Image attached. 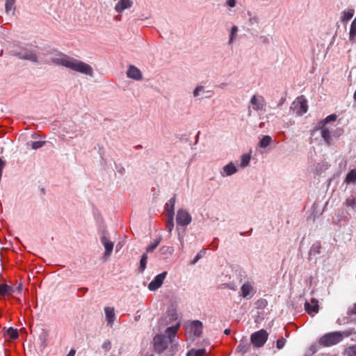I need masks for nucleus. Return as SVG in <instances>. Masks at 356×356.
Instances as JSON below:
<instances>
[{
  "instance_id": "obj_1",
  "label": "nucleus",
  "mask_w": 356,
  "mask_h": 356,
  "mask_svg": "<svg viewBox=\"0 0 356 356\" xmlns=\"http://www.w3.org/2000/svg\"><path fill=\"white\" fill-rule=\"evenodd\" d=\"M52 62L58 65H62L72 70L89 75H93L92 68L88 64L76 60L64 54H60L52 58Z\"/></svg>"
},
{
  "instance_id": "obj_2",
  "label": "nucleus",
  "mask_w": 356,
  "mask_h": 356,
  "mask_svg": "<svg viewBox=\"0 0 356 356\" xmlns=\"http://www.w3.org/2000/svg\"><path fill=\"white\" fill-rule=\"evenodd\" d=\"M350 334L349 331L329 332L320 338L319 344L325 347L332 346L341 341L343 337H348Z\"/></svg>"
},
{
  "instance_id": "obj_3",
  "label": "nucleus",
  "mask_w": 356,
  "mask_h": 356,
  "mask_svg": "<svg viewBox=\"0 0 356 356\" xmlns=\"http://www.w3.org/2000/svg\"><path fill=\"white\" fill-rule=\"evenodd\" d=\"M268 337V334L266 330L261 329L251 334V343L256 348L262 347L266 342Z\"/></svg>"
},
{
  "instance_id": "obj_4",
  "label": "nucleus",
  "mask_w": 356,
  "mask_h": 356,
  "mask_svg": "<svg viewBox=\"0 0 356 356\" xmlns=\"http://www.w3.org/2000/svg\"><path fill=\"white\" fill-rule=\"evenodd\" d=\"M185 328L195 337H200L202 333L203 324L198 320L188 321L185 323Z\"/></svg>"
},
{
  "instance_id": "obj_5",
  "label": "nucleus",
  "mask_w": 356,
  "mask_h": 356,
  "mask_svg": "<svg viewBox=\"0 0 356 356\" xmlns=\"http://www.w3.org/2000/svg\"><path fill=\"white\" fill-rule=\"evenodd\" d=\"M176 221L177 225L186 227L191 222L192 217L186 210L179 209L176 216Z\"/></svg>"
},
{
  "instance_id": "obj_6",
  "label": "nucleus",
  "mask_w": 356,
  "mask_h": 356,
  "mask_svg": "<svg viewBox=\"0 0 356 356\" xmlns=\"http://www.w3.org/2000/svg\"><path fill=\"white\" fill-rule=\"evenodd\" d=\"M154 346L155 351L160 354L168 348V341L164 336L158 334L154 337Z\"/></svg>"
},
{
  "instance_id": "obj_7",
  "label": "nucleus",
  "mask_w": 356,
  "mask_h": 356,
  "mask_svg": "<svg viewBox=\"0 0 356 356\" xmlns=\"http://www.w3.org/2000/svg\"><path fill=\"white\" fill-rule=\"evenodd\" d=\"M15 56L20 59L28 60L33 63H38V57L36 54L27 49H21L15 54Z\"/></svg>"
},
{
  "instance_id": "obj_8",
  "label": "nucleus",
  "mask_w": 356,
  "mask_h": 356,
  "mask_svg": "<svg viewBox=\"0 0 356 356\" xmlns=\"http://www.w3.org/2000/svg\"><path fill=\"white\" fill-rule=\"evenodd\" d=\"M167 275V272L164 271L159 275H157L154 280L149 282L148 285L149 290L154 291L157 290L161 286L163 282Z\"/></svg>"
},
{
  "instance_id": "obj_9",
  "label": "nucleus",
  "mask_w": 356,
  "mask_h": 356,
  "mask_svg": "<svg viewBox=\"0 0 356 356\" xmlns=\"http://www.w3.org/2000/svg\"><path fill=\"white\" fill-rule=\"evenodd\" d=\"M250 103L253 105V108L257 111H264L266 108V101L262 96L253 95L250 99Z\"/></svg>"
},
{
  "instance_id": "obj_10",
  "label": "nucleus",
  "mask_w": 356,
  "mask_h": 356,
  "mask_svg": "<svg viewBox=\"0 0 356 356\" xmlns=\"http://www.w3.org/2000/svg\"><path fill=\"white\" fill-rule=\"evenodd\" d=\"M314 129L316 131L319 130V129L321 130V136L323 138L325 144L327 146H330L332 145V140L330 131H329V129L327 127H325V126L320 127L317 124L315 127Z\"/></svg>"
},
{
  "instance_id": "obj_11",
  "label": "nucleus",
  "mask_w": 356,
  "mask_h": 356,
  "mask_svg": "<svg viewBox=\"0 0 356 356\" xmlns=\"http://www.w3.org/2000/svg\"><path fill=\"white\" fill-rule=\"evenodd\" d=\"M132 0H120L115 6V10L118 13H122L124 10L133 6Z\"/></svg>"
},
{
  "instance_id": "obj_12",
  "label": "nucleus",
  "mask_w": 356,
  "mask_h": 356,
  "mask_svg": "<svg viewBox=\"0 0 356 356\" xmlns=\"http://www.w3.org/2000/svg\"><path fill=\"white\" fill-rule=\"evenodd\" d=\"M127 75L129 78L134 80H141L143 79L142 72L140 70L135 67L134 65H130L127 72Z\"/></svg>"
},
{
  "instance_id": "obj_13",
  "label": "nucleus",
  "mask_w": 356,
  "mask_h": 356,
  "mask_svg": "<svg viewBox=\"0 0 356 356\" xmlns=\"http://www.w3.org/2000/svg\"><path fill=\"white\" fill-rule=\"evenodd\" d=\"M305 309L309 315L317 313L319 309L318 300L315 298H312L311 303L306 302L305 303Z\"/></svg>"
},
{
  "instance_id": "obj_14",
  "label": "nucleus",
  "mask_w": 356,
  "mask_h": 356,
  "mask_svg": "<svg viewBox=\"0 0 356 356\" xmlns=\"http://www.w3.org/2000/svg\"><path fill=\"white\" fill-rule=\"evenodd\" d=\"M296 106L298 108L297 111V113L302 115L304 113H307L308 106L307 102L303 97V96L299 97L297 98V104Z\"/></svg>"
},
{
  "instance_id": "obj_15",
  "label": "nucleus",
  "mask_w": 356,
  "mask_h": 356,
  "mask_svg": "<svg viewBox=\"0 0 356 356\" xmlns=\"http://www.w3.org/2000/svg\"><path fill=\"white\" fill-rule=\"evenodd\" d=\"M100 241L105 248V255L109 256L113 249V243L110 241L108 238L105 236H102L100 238Z\"/></svg>"
},
{
  "instance_id": "obj_16",
  "label": "nucleus",
  "mask_w": 356,
  "mask_h": 356,
  "mask_svg": "<svg viewBox=\"0 0 356 356\" xmlns=\"http://www.w3.org/2000/svg\"><path fill=\"white\" fill-rule=\"evenodd\" d=\"M104 312L106 319L108 325H112L115 318V309L113 307H104Z\"/></svg>"
},
{
  "instance_id": "obj_17",
  "label": "nucleus",
  "mask_w": 356,
  "mask_h": 356,
  "mask_svg": "<svg viewBox=\"0 0 356 356\" xmlns=\"http://www.w3.org/2000/svg\"><path fill=\"white\" fill-rule=\"evenodd\" d=\"M176 202V197L174 195L165 204V211L167 216H174L175 214V204Z\"/></svg>"
},
{
  "instance_id": "obj_18",
  "label": "nucleus",
  "mask_w": 356,
  "mask_h": 356,
  "mask_svg": "<svg viewBox=\"0 0 356 356\" xmlns=\"http://www.w3.org/2000/svg\"><path fill=\"white\" fill-rule=\"evenodd\" d=\"M15 0H6L5 10L8 15H15Z\"/></svg>"
},
{
  "instance_id": "obj_19",
  "label": "nucleus",
  "mask_w": 356,
  "mask_h": 356,
  "mask_svg": "<svg viewBox=\"0 0 356 356\" xmlns=\"http://www.w3.org/2000/svg\"><path fill=\"white\" fill-rule=\"evenodd\" d=\"M355 14L354 8H348L341 13V21L343 23L348 22Z\"/></svg>"
},
{
  "instance_id": "obj_20",
  "label": "nucleus",
  "mask_w": 356,
  "mask_h": 356,
  "mask_svg": "<svg viewBox=\"0 0 356 356\" xmlns=\"http://www.w3.org/2000/svg\"><path fill=\"white\" fill-rule=\"evenodd\" d=\"M15 292L13 286L6 284H0V296L12 295Z\"/></svg>"
},
{
  "instance_id": "obj_21",
  "label": "nucleus",
  "mask_w": 356,
  "mask_h": 356,
  "mask_svg": "<svg viewBox=\"0 0 356 356\" xmlns=\"http://www.w3.org/2000/svg\"><path fill=\"white\" fill-rule=\"evenodd\" d=\"M349 41L352 44H355L356 42V17L353 20L350 31H349Z\"/></svg>"
},
{
  "instance_id": "obj_22",
  "label": "nucleus",
  "mask_w": 356,
  "mask_h": 356,
  "mask_svg": "<svg viewBox=\"0 0 356 356\" xmlns=\"http://www.w3.org/2000/svg\"><path fill=\"white\" fill-rule=\"evenodd\" d=\"M180 324L177 323L175 326H171L165 330V334L169 339L170 342H172V338H174L177 332Z\"/></svg>"
},
{
  "instance_id": "obj_23",
  "label": "nucleus",
  "mask_w": 356,
  "mask_h": 356,
  "mask_svg": "<svg viewBox=\"0 0 356 356\" xmlns=\"http://www.w3.org/2000/svg\"><path fill=\"white\" fill-rule=\"evenodd\" d=\"M252 290V286L250 283L246 282V283L243 284L241 288V296L243 298H248V296L250 295Z\"/></svg>"
},
{
  "instance_id": "obj_24",
  "label": "nucleus",
  "mask_w": 356,
  "mask_h": 356,
  "mask_svg": "<svg viewBox=\"0 0 356 356\" xmlns=\"http://www.w3.org/2000/svg\"><path fill=\"white\" fill-rule=\"evenodd\" d=\"M236 170H237L236 166L232 163H229L223 168V172L227 176H230L234 174L236 172Z\"/></svg>"
},
{
  "instance_id": "obj_25",
  "label": "nucleus",
  "mask_w": 356,
  "mask_h": 356,
  "mask_svg": "<svg viewBox=\"0 0 356 356\" xmlns=\"http://www.w3.org/2000/svg\"><path fill=\"white\" fill-rule=\"evenodd\" d=\"M272 143V138L270 136H264L263 138L260 140L259 143V146L261 148H266L267 147L270 143Z\"/></svg>"
},
{
  "instance_id": "obj_26",
  "label": "nucleus",
  "mask_w": 356,
  "mask_h": 356,
  "mask_svg": "<svg viewBox=\"0 0 356 356\" xmlns=\"http://www.w3.org/2000/svg\"><path fill=\"white\" fill-rule=\"evenodd\" d=\"M4 335L8 336L10 339H15L19 337L17 330L13 327L7 329L4 332Z\"/></svg>"
},
{
  "instance_id": "obj_27",
  "label": "nucleus",
  "mask_w": 356,
  "mask_h": 356,
  "mask_svg": "<svg viewBox=\"0 0 356 356\" xmlns=\"http://www.w3.org/2000/svg\"><path fill=\"white\" fill-rule=\"evenodd\" d=\"M337 120V115L331 114L327 116L323 120L320 121L318 123V126L320 127L325 126V124L331 121H335Z\"/></svg>"
},
{
  "instance_id": "obj_28",
  "label": "nucleus",
  "mask_w": 356,
  "mask_h": 356,
  "mask_svg": "<svg viewBox=\"0 0 356 356\" xmlns=\"http://www.w3.org/2000/svg\"><path fill=\"white\" fill-rule=\"evenodd\" d=\"M206 353V350L202 349H191L187 353L186 356H204Z\"/></svg>"
},
{
  "instance_id": "obj_29",
  "label": "nucleus",
  "mask_w": 356,
  "mask_h": 356,
  "mask_svg": "<svg viewBox=\"0 0 356 356\" xmlns=\"http://www.w3.org/2000/svg\"><path fill=\"white\" fill-rule=\"evenodd\" d=\"M346 181L347 183H356V170H351L346 175Z\"/></svg>"
},
{
  "instance_id": "obj_30",
  "label": "nucleus",
  "mask_w": 356,
  "mask_h": 356,
  "mask_svg": "<svg viewBox=\"0 0 356 356\" xmlns=\"http://www.w3.org/2000/svg\"><path fill=\"white\" fill-rule=\"evenodd\" d=\"M147 261V253H144L142 255L140 261V270L141 272L144 271L145 269L146 268Z\"/></svg>"
},
{
  "instance_id": "obj_31",
  "label": "nucleus",
  "mask_w": 356,
  "mask_h": 356,
  "mask_svg": "<svg viewBox=\"0 0 356 356\" xmlns=\"http://www.w3.org/2000/svg\"><path fill=\"white\" fill-rule=\"evenodd\" d=\"M167 217L166 228L169 232H171L174 227V216H167Z\"/></svg>"
},
{
  "instance_id": "obj_32",
  "label": "nucleus",
  "mask_w": 356,
  "mask_h": 356,
  "mask_svg": "<svg viewBox=\"0 0 356 356\" xmlns=\"http://www.w3.org/2000/svg\"><path fill=\"white\" fill-rule=\"evenodd\" d=\"M238 31V27L236 26H233L231 29V32L229 34V44H231L234 42V40L235 38V35Z\"/></svg>"
},
{
  "instance_id": "obj_33",
  "label": "nucleus",
  "mask_w": 356,
  "mask_h": 356,
  "mask_svg": "<svg viewBox=\"0 0 356 356\" xmlns=\"http://www.w3.org/2000/svg\"><path fill=\"white\" fill-rule=\"evenodd\" d=\"M250 161V156L247 154H243L241 156V166L245 167L247 166Z\"/></svg>"
},
{
  "instance_id": "obj_34",
  "label": "nucleus",
  "mask_w": 356,
  "mask_h": 356,
  "mask_svg": "<svg viewBox=\"0 0 356 356\" xmlns=\"http://www.w3.org/2000/svg\"><path fill=\"white\" fill-rule=\"evenodd\" d=\"M345 351L348 356H356V345L348 347Z\"/></svg>"
},
{
  "instance_id": "obj_35",
  "label": "nucleus",
  "mask_w": 356,
  "mask_h": 356,
  "mask_svg": "<svg viewBox=\"0 0 356 356\" xmlns=\"http://www.w3.org/2000/svg\"><path fill=\"white\" fill-rule=\"evenodd\" d=\"M160 241H161V238L157 239L154 243L151 244L146 248V252H153L157 248Z\"/></svg>"
},
{
  "instance_id": "obj_36",
  "label": "nucleus",
  "mask_w": 356,
  "mask_h": 356,
  "mask_svg": "<svg viewBox=\"0 0 356 356\" xmlns=\"http://www.w3.org/2000/svg\"><path fill=\"white\" fill-rule=\"evenodd\" d=\"M206 250L203 249L200 252L197 254V255L194 257V259L191 261V264H196L199 259H200L205 254Z\"/></svg>"
},
{
  "instance_id": "obj_37",
  "label": "nucleus",
  "mask_w": 356,
  "mask_h": 356,
  "mask_svg": "<svg viewBox=\"0 0 356 356\" xmlns=\"http://www.w3.org/2000/svg\"><path fill=\"white\" fill-rule=\"evenodd\" d=\"M248 345L240 343L237 347V350L241 352L242 354H244L248 352Z\"/></svg>"
},
{
  "instance_id": "obj_38",
  "label": "nucleus",
  "mask_w": 356,
  "mask_h": 356,
  "mask_svg": "<svg viewBox=\"0 0 356 356\" xmlns=\"http://www.w3.org/2000/svg\"><path fill=\"white\" fill-rule=\"evenodd\" d=\"M45 142L44 141H33L31 143V147L33 149H37L42 147Z\"/></svg>"
},
{
  "instance_id": "obj_39",
  "label": "nucleus",
  "mask_w": 356,
  "mask_h": 356,
  "mask_svg": "<svg viewBox=\"0 0 356 356\" xmlns=\"http://www.w3.org/2000/svg\"><path fill=\"white\" fill-rule=\"evenodd\" d=\"M102 348L106 351H109L111 348V343L109 340L105 341L102 346Z\"/></svg>"
},
{
  "instance_id": "obj_40",
  "label": "nucleus",
  "mask_w": 356,
  "mask_h": 356,
  "mask_svg": "<svg viewBox=\"0 0 356 356\" xmlns=\"http://www.w3.org/2000/svg\"><path fill=\"white\" fill-rule=\"evenodd\" d=\"M286 339L284 338L280 339L277 341L276 346L278 349H281L284 346Z\"/></svg>"
},
{
  "instance_id": "obj_41",
  "label": "nucleus",
  "mask_w": 356,
  "mask_h": 356,
  "mask_svg": "<svg viewBox=\"0 0 356 356\" xmlns=\"http://www.w3.org/2000/svg\"><path fill=\"white\" fill-rule=\"evenodd\" d=\"M346 203L348 207L354 208L355 205L356 204V201L355 198H348Z\"/></svg>"
},
{
  "instance_id": "obj_42",
  "label": "nucleus",
  "mask_w": 356,
  "mask_h": 356,
  "mask_svg": "<svg viewBox=\"0 0 356 356\" xmlns=\"http://www.w3.org/2000/svg\"><path fill=\"white\" fill-rule=\"evenodd\" d=\"M160 251L163 253V254H165V253H170L171 254L172 252V248L170 247H168V246H163L161 249H160Z\"/></svg>"
},
{
  "instance_id": "obj_43",
  "label": "nucleus",
  "mask_w": 356,
  "mask_h": 356,
  "mask_svg": "<svg viewBox=\"0 0 356 356\" xmlns=\"http://www.w3.org/2000/svg\"><path fill=\"white\" fill-rule=\"evenodd\" d=\"M168 315L170 316V320H176L177 318V312L175 309H171L168 311Z\"/></svg>"
},
{
  "instance_id": "obj_44",
  "label": "nucleus",
  "mask_w": 356,
  "mask_h": 356,
  "mask_svg": "<svg viewBox=\"0 0 356 356\" xmlns=\"http://www.w3.org/2000/svg\"><path fill=\"white\" fill-rule=\"evenodd\" d=\"M321 245H313L312 247L311 251L314 252L315 254H319L321 252Z\"/></svg>"
},
{
  "instance_id": "obj_45",
  "label": "nucleus",
  "mask_w": 356,
  "mask_h": 356,
  "mask_svg": "<svg viewBox=\"0 0 356 356\" xmlns=\"http://www.w3.org/2000/svg\"><path fill=\"white\" fill-rule=\"evenodd\" d=\"M202 90H203V87H202V86H197V87L195 89V90H194V92H193V95H194V96H195V97H197V96L199 95V92H200V91H202Z\"/></svg>"
},
{
  "instance_id": "obj_46",
  "label": "nucleus",
  "mask_w": 356,
  "mask_h": 356,
  "mask_svg": "<svg viewBox=\"0 0 356 356\" xmlns=\"http://www.w3.org/2000/svg\"><path fill=\"white\" fill-rule=\"evenodd\" d=\"M227 4L229 6V7H234L235 5H236V1L235 0H227Z\"/></svg>"
},
{
  "instance_id": "obj_47",
  "label": "nucleus",
  "mask_w": 356,
  "mask_h": 356,
  "mask_svg": "<svg viewBox=\"0 0 356 356\" xmlns=\"http://www.w3.org/2000/svg\"><path fill=\"white\" fill-rule=\"evenodd\" d=\"M76 350L74 349H71L66 356H74Z\"/></svg>"
},
{
  "instance_id": "obj_48",
  "label": "nucleus",
  "mask_w": 356,
  "mask_h": 356,
  "mask_svg": "<svg viewBox=\"0 0 356 356\" xmlns=\"http://www.w3.org/2000/svg\"><path fill=\"white\" fill-rule=\"evenodd\" d=\"M351 314L356 315V303L354 304V305H353V309L351 310Z\"/></svg>"
},
{
  "instance_id": "obj_49",
  "label": "nucleus",
  "mask_w": 356,
  "mask_h": 356,
  "mask_svg": "<svg viewBox=\"0 0 356 356\" xmlns=\"http://www.w3.org/2000/svg\"><path fill=\"white\" fill-rule=\"evenodd\" d=\"M16 290L19 292V293H21L22 290V284H20L17 288H16Z\"/></svg>"
},
{
  "instance_id": "obj_50",
  "label": "nucleus",
  "mask_w": 356,
  "mask_h": 356,
  "mask_svg": "<svg viewBox=\"0 0 356 356\" xmlns=\"http://www.w3.org/2000/svg\"><path fill=\"white\" fill-rule=\"evenodd\" d=\"M224 333L226 335H229L231 333V330L229 329H225V331H224Z\"/></svg>"
},
{
  "instance_id": "obj_51",
  "label": "nucleus",
  "mask_w": 356,
  "mask_h": 356,
  "mask_svg": "<svg viewBox=\"0 0 356 356\" xmlns=\"http://www.w3.org/2000/svg\"><path fill=\"white\" fill-rule=\"evenodd\" d=\"M284 101H285V99H284V98H282V99H280V102L279 106L282 105Z\"/></svg>"
},
{
  "instance_id": "obj_52",
  "label": "nucleus",
  "mask_w": 356,
  "mask_h": 356,
  "mask_svg": "<svg viewBox=\"0 0 356 356\" xmlns=\"http://www.w3.org/2000/svg\"><path fill=\"white\" fill-rule=\"evenodd\" d=\"M354 99L356 101V90L353 95Z\"/></svg>"
},
{
  "instance_id": "obj_53",
  "label": "nucleus",
  "mask_w": 356,
  "mask_h": 356,
  "mask_svg": "<svg viewBox=\"0 0 356 356\" xmlns=\"http://www.w3.org/2000/svg\"><path fill=\"white\" fill-rule=\"evenodd\" d=\"M82 289H83V291H86L88 290V289H86V288H83Z\"/></svg>"
},
{
  "instance_id": "obj_54",
  "label": "nucleus",
  "mask_w": 356,
  "mask_h": 356,
  "mask_svg": "<svg viewBox=\"0 0 356 356\" xmlns=\"http://www.w3.org/2000/svg\"><path fill=\"white\" fill-rule=\"evenodd\" d=\"M82 289H83V291H86L88 290V289H86V288H83Z\"/></svg>"
}]
</instances>
